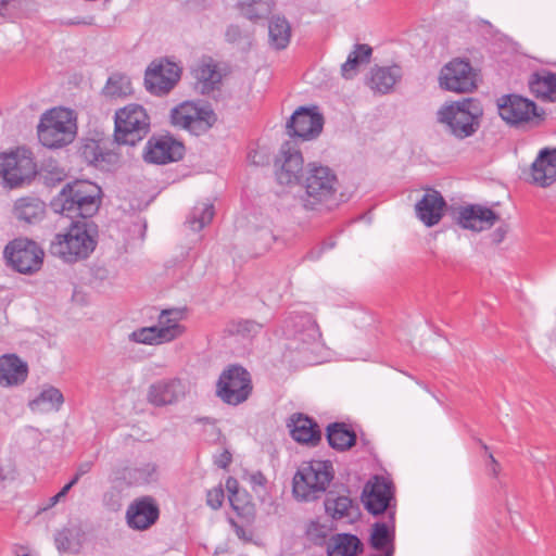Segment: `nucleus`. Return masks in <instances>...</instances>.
<instances>
[{"label": "nucleus", "mask_w": 556, "mask_h": 556, "mask_svg": "<svg viewBox=\"0 0 556 556\" xmlns=\"http://www.w3.org/2000/svg\"><path fill=\"white\" fill-rule=\"evenodd\" d=\"M101 188L88 180L67 182L52 200L51 206L55 213L68 218L89 219L101 205Z\"/></svg>", "instance_id": "f257e3e1"}, {"label": "nucleus", "mask_w": 556, "mask_h": 556, "mask_svg": "<svg viewBox=\"0 0 556 556\" xmlns=\"http://www.w3.org/2000/svg\"><path fill=\"white\" fill-rule=\"evenodd\" d=\"M98 226L90 219L75 220L66 233L55 235L50 244V253L66 263L87 258L96 249Z\"/></svg>", "instance_id": "f03ea898"}, {"label": "nucleus", "mask_w": 556, "mask_h": 556, "mask_svg": "<svg viewBox=\"0 0 556 556\" xmlns=\"http://www.w3.org/2000/svg\"><path fill=\"white\" fill-rule=\"evenodd\" d=\"M338 178L328 166L309 163L303 175L305 189L303 205L306 210H331L337 204Z\"/></svg>", "instance_id": "7ed1b4c3"}, {"label": "nucleus", "mask_w": 556, "mask_h": 556, "mask_svg": "<svg viewBox=\"0 0 556 556\" xmlns=\"http://www.w3.org/2000/svg\"><path fill=\"white\" fill-rule=\"evenodd\" d=\"M334 477L330 460H311L303 463L292 480L293 496L300 502L318 500Z\"/></svg>", "instance_id": "20e7f679"}, {"label": "nucleus", "mask_w": 556, "mask_h": 556, "mask_svg": "<svg viewBox=\"0 0 556 556\" xmlns=\"http://www.w3.org/2000/svg\"><path fill=\"white\" fill-rule=\"evenodd\" d=\"M482 109L475 99H464L444 104L437 112V121L458 139L472 136L480 127Z\"/></svg>", "instance_id": "39448f33"}, {"label": "nucleus", "mask_w": 556, "mask_h": 556, "mask_svg": "<svg viewBox=\"0 0 556 556\" xmlns=\"http://www.w3.org/2000/svg\"><path fill=\"white\" fill-rule=\"evenodd\" d=\"M114 142L135 146L150 131V117L143 106L128 104L115 112Z\"/></svg>", "instance_id": "423d86ee"}, {"label": "nucleus", "mask_w": 556, "mask_h": 556, "mask_svg": "<svg viewBox=\"0 0 556 556\" xmlns=\"http://www.w3.org/2000/svg\"><path fill=\"white\" fill-rule=\"evenodd\" d=\"M37 132L45 147L61 148L74 140L76 125L70 111L52 109L42 115Z\"/></svg>", "instance_id": "0eeeda50"}, {"label": "nucleus", "mask_w": 556, "mask_h": 556, "mask_svg": "<svg viewBox=\"0 0 556 556\" xmlns=\"http://www.w3.org/2000/svg\"><path fill=\"white\" fill-rule=\"evenodd\" d=\"M500 116L508 124L526 128L540 127L546 113L533 101L518 94L503 96L497 101Z\"/></svg>", "instance_id": "6e6552de"}, {"label": "nucleus", "mask_w": 556, "mask_h": 556, "mask_svg": "<svg viewBox=\"0 0 556 556\" xmlns=\"http://www.w3.org/2000/svg\"><path fill=\"white\" fill-rule=\"evenodd\" d=\"M8 264L21 274L38 271L43 262V250L33 240L17 238L10 241L3 251Z\"/></svg>", "instance_id": "1a4fd4ad"}, {"label": "nucleus", "mask_w": 556, "mask_h": 556, "mask_svg": "<svg viewBox=\"0 0 556 556\" xmlns=\"http://www.w3.org/2000/svg\"><path fill=\"white\" fill-rule=\"evenodd\" d=\"M251 391L250 374L239 365H232L225 369L217 381L216 394L230 405H238L247 401Z\"/></svg>", "instance_id": "9d476101"}, {"label": "nucleus", "mask_w": 556, "mask_h": 556, "mask_svg": "<svg viewBox=\"0 0 556 556\" xmlns=\"http://www.w3.org/2000/svg\"><path fill=\"white\" fill-rule=\"evenodd\" d=\"M170 118L173 125L185 128L195 136H200L214 125L216 114L207 105L185 102L173 109Z\"/></svg>", "instance_id": "9b49d317"}, {"label": "nucleus", "mask_w": 556, "mask_h": 556, "mask_svg": "<svg viewBox=\"0 0 556 556\" xmlns=\"http://www.w3.org/2000/svg\"><path fill=\"white\" fill-rule=\"evenodd\" d=\"M282 333L289 341L288 348L293 350H302L320 338L316 321L307 313H290L283 321Z\"/></svg>", "instance_id": "f8f14e48"}, {"label": "nucleus", "mask_w": 556, "mask_h": 556, "mask_svg": "<svg viewBox=\"0 0 556 556\" xmlns=\"http://www.w3.org/2000/svg\"><path fill=\"white\" fill-rule=\"evenodd\" d=\"M157 478L156 466L151 463L142 464L138 467H125L116 472L113 480V490L104 494L103 501L112 509L121 507V491L115 490L126 486L142 485L155 481Z\"/></svg>", "instance_id": "ddd939ff"}, {"label": "nucleus", "mask_w": 556, "mask_h": 556, "mask_svg": "<svg viewBox=\"0 0 556 556\" xmlns=\"http://www.w3.org/2000/svg\"><path fill=\"white\" fill-rule=\"evenodd\" d=\"M393 500L392 483L381 476H375L365 484L362 492V502L368 513L378 516L389 510V519L392 523H394L395 515L391 508Z\"/></svg>", "instance_id": "4468645a"}, {"label": "nucleus", "mask_w": 556, "mask_h": 556, "mask_svg": "<svg viewBox=\"0 0 556 556\" xmlns=\"http://www.w3.org/2000/svg\"><path fill=\"white\" fill-rule=\"evenodd\" d=\"M180 78V68L168 60L153 61L144 74L147 90L155 96L168 93Z\"/></svg>", "instance_id": "2eb2a0df"}, {"label": "nucleus", "mask_w": 556, "mask_h": 556, "mask_svg": "<svg viewBox=\"0 0 556 556\" xmlns=\"http://www.w3.org/2000/svg\"><path fill=\"white\" fill-rule=\"evenodd\" d=\"M36 174V164L25 152L0 155V175L11 188L29 181Z\"/></svg>", "instance_id": "dca6fc26"}, {"label": "nucleus", "mask_w": 556, "mask_h": 556, "mask_svg": "<svg viewBox=\"0 0 556 556\" xmlns=\"http://www.w3.org/2000/svg\"><path fill=\"white\" fill-rule=\"evenodd\" d=\"M303 156L295 141L282 143L279 156L276 159V178L280 185H294L300 181V173L303 170Z\"/></svg>", "instance_id": "f3484780"}, {"label": "nucleus", "mask_w": 556, "mask_h": 556, "mask_svg": "<svg viewBox=\"0 0 556 556\" xmlns=\"http://www.w3.org/2000/svg\"><path fill=\"white\" fill-rule=\"evenodd\" d=\"M440 86L454 92L472 91L476 88V79L470 63L459 59L451 61L441 71Z\"/></svg>", "instance_id": "a211bd4d"}, {"label": "nucleus", "mask_w": 556, "mask_h": 556, "mask_svg": "<svg viewBox=\"0 0 556 556\" xmlns=\"http://www.w3.org/2000/svg\"><path fill=\"white\" fill-rule=\"evenodd\" d=\"M324 126V117L312 109L301 106L287 123V131L291 137L309 140L317 137Z\"/></svg>", "instance_id": "6ab92c4d"}, {"label": "nucleus", "mask_w": 556, "mask_h": 556, "mask_svg": "<svg viewBox=\"0 0 556 556\" xmlns=\"http://www.w3.org/2000/svg\"><path fill=\"white\" fill-rule=\"evenodd\" d=\"M184 146L170 137L151 138L146 146L143 159L148 163L166 164L184 156Z\"/></svg>", "instance_id": "aec40b11"}, {"label": "nucleus", "mask_w": 556, "mask_h": 556, "mask_svg": "<svg viewBox=\"0 0 556 556\" xmlns=\"http://www.w3.org/2000/svg\"><path fill=\"white\" fill-rule=\"evenodd\" d=\"M159 516V506L151 496L134 501L126 511L127 523L135 530H147L156 522Z\"/></svg>", "instance_id": "412c9836"}, {"label": "nucleus", "mask_w": 556, "mask_h": 556, "mask_svg": "<svg viewBox=\"0 0 556 556\" xmlns=\"http://www.w3.org/2000/svg\"><path fill=\"white\" fill-rule=\"evenodd\" d=\"M498 219L500 216L494 211L479 204L460 207L457 216L462 228L477 232L490 229Z\"/></svg>", "instance_id": "4be33fe9"}, {"label": "nucleus", "mask_w": 556, "mask_h": 556, "mask_svg": "<svg viewBox=\"0 0 556 556\" xmlns=\"http://www.w3.org/2000/svg\"><path fill=\"white\" fill-rule=\"evenodd\" d=\"M186 394V384L178 378L163 379L150 386L148 401L154 406L178 402Z\"/></svg>", "instance_id": "5701e85b"}, {"label": "nucleus", "mask_w": 556, "mask_h": 556, "mask_svg": "<svg viewBox=\"0 0 556 556\" xmlns=\"http://www.w3.org/2000/svg\"><path fill=\"white\" fill-rule=\"evenodd\" d=\"M28 364L17 354L8 353L0 356V386L13 388L22 386L28 378Z\"/></svg>", "instance_id": "b1692460"}, {"label": "nucleus", "mask_w": 556, "mask_h": 556, "mask_svg": "<svg viewBox=\"0 0 556 556\" xmlns=\"http://www.w3.org/2000/svg\"><path fill=\"white\" fill-rule=\"evenodd\" d=\"M446 201L442 194L434 190L428 189L420 201L415 205L417 217L427 226L432 227L442 219Z\"/></svg>", "instance_id": "393cba45"}, {"label": "nucleus", "mask_w": 556, "mask_h": 556, "mask_svg": "<svg viewBox=\"0 0 556 556\" xmlns=\"http://www.w3.org/2000/svg\"><path fill=\"white\" fill-rule=\"evenodd\" d=\"M532 182L548 187L556 181V148L542 149L530 168Z\"/></svg>", "instance_id": "a878e982"}, {"label": "nucleus", "mask_w": 556, "mask_h": 556, "mask_svg": "<svg viewBox=\"0 0 556 556\" xmlns=\"http://www.w3.org/2000/svg\"><path fill=\"white\" fill-rule=\"evenodd\" d=\"M81 157L89 164L109 170L119 161L118 153L109 150L104 141L88 139L80 148Z\"/></svg>", "instance_id": "bb28decb"}, {"label": "nucleus", "mask_w": 556, "mask_h": 556, "mask_svg": "<svg viewBox=\"0 0 556 556\" xmlns=\"http://www.w3.org/2000/svg\"><path fill=\"white\" fill-rule=\"evenodd\" d=\"M293 440L299 443L317 445L321 440V431L317 422L303 414H293L288 421Z\"/></svg>", "instance_id": "cd10ccee"}, {"label": "nucleus", "mask_w": 556, "mask_h": 556, "mask_svg": "<svg viewBox=\"0 0 556 556\" xmlns=\"http://www.w3.org/2000/svg\"><path fill=\"white\" fill-rule=\"evenodd\" d=\"M370 74L369 87L379 93L386 94L401 80L402 68L399 65L375 66Z\"/></svg>", "instance_id": "c85d7f7f"}, {"label": "nucleus", "mask_w": 556, "mask_h": 556, "mask_svg": "<svg viewBox=\"0 0 556 556\" xmlns=\"http://www.w3.org/2000/svg\"><path fill=\"white\" fill-rule=\"evenodd\" d=\"M362 541L351 533H339L331 536L327 544L328 556H358L363 552Z\"/></svg>", "instance_id": "c756f323"}, {"label": "nucleus", "mask_w": 556, "mask_h": 556, "mask_svg": "<svg viewBox=\"0 0 556 556\" xmlns=\"http://www.w3.org/2000/svg\"><path fill=\"white\" fill-rule=\"evenodd\" d=\"M326 438L333 450L343 452L350 450L356 443L355 431L344 422H332L327 426Z\"/></svg>", "instance_id": "7c9ffc66"}, {"label": "nucleus", "mask_w": 556, "mask_h": 556, "mask_svg": "<svg viewBox=\"0 0 556 556\" xmlns=\"http://www.w3.org/2000/svg\"><path fill=\"white\" fill-rule=\"evenodd\" d=\"M529 87L536 98L556 101V73L547 70L533 73L529 79Z\"/></svg>", "instance_id": "2f4dec72"}, {"label": "nucleus", "mask_w": 556, "mask_h": 556, "mask_svg": "<svg viewBox=\"0 0 556 556\" xmlns=\"http://www.w3.org/2000/svg\"><path fill=\"white\" fill-rule=\"evenodd\" d=\"M14 215L28 224L40 222L45 216V203L37 198H21L15 201Z\"/></svg>", "instance_id": "473e14b6"}, {"label": "nucleus", "mask_w": 556, "mask_h": 556, "mask_svg": "<svg viewBox=\"0 0 556 556\" xmlns=\"http://www.w3.org/2000/svg\"><path fill=\"white\" fill-rule=\"evenodd\" d=\"M372 54V49L366 43H356L349 53L346 61L341 65V75L345 79H352L358 73V67L368 64Z\"/></svg>", "instance_id": "72a5a7b5"}, {"label": "nucleus", "mask_w": 556, "mask_h": 556, "mask_svg": "<svg viewBox=\"0 0 556 556\" xmlns=\"http://www.w3.org/2000/svg\"><path fill=\"white\" fill-rule=\"evenodd\" d=\"M325 509L333 519L352 520L357 515L358 507L349 496H336L333 492H329L325 500Z\"/></svg>", "instance_id": "f704fd0d"}, {"label": "nucleus", "mask_w": 556, "mask_h": 556, "mask_svg": "<svg viewBox=\"0 0 556 556\" xmlns=\"http://www.w3.org/2000/svg\"><path fill=\"white\" fill-rule=\"evenodd\" d=\"M392 529L394 525L391 522ZM370 545L376 551H382V556H393L394 554V531L390 530L386 522H376L372 526L370 534Z\"/></svg>", "instance_id": "c9c22d12"}, {"label": "nucleus", "mask_w": 556, "mask_h": 556, "mask_svg": "<svg viewBox=\"0 0 556 556\" xmlns=\"http://www.w3.org/2000/svg\"><path fill=\"white\" fill-rule=\"evenodd\" d=\"M268 33L271 47L277 50L287 48L291 38V26L283 16L275 15L270 18Z\"/></svg>", "instance_id": "e433bc0d"}, {"label": "nucleus", "mask_w": 556, "mask_h": 556, "mask_svg": "<svg viewBox=\"0 0 556 556\" xmlns=\"http://www.w3.org/2000/svg\"><path fill=\"white\" fill-rule=\"evenodd\" d=\"M64 403L62 392L54 387L45 388L39 395L29 402L31 410H59Z\"/></svg>", "instance_id": "4c0bfd02"}, {"label": "nucleus", "mask_w": 556, "mask_h": 556, "mask_svg": "<svg viewBox=\"0 0 556 556\" xmlns=\"http://www.w3.org/2000/svg\"><path fill=\"white\" fill-rule=\"evenodd\" d=\"M197 78V89L202 94H208L220 83L222 76L216 71V66L212 64H200L194 71Z\"/></svg>", "instance_id": "58836bf2"}, {"label": "nucleus", "mask_w": 556, "mask_h": 556, "mask_svg": "<svg viewBox=\"0 0 556 556\" xmlns=\"http://www.w3.org/2000/svg\"><path fill=\"white\" fill-rule=\"evenodd\" d=\"M186 308L163 309L159 316V327L168 329L170 341L178 338L184 332V327L179 324L185 318Z\"/></svg>", "instance_id": "ea45409f"}, {"label": "nucleus", "mask_w": 556, "mask_h": 556, "mask_svg": "<svg viewBox=\"0 0 556 556\" xmlns=\"http://www.w3.org/2000/svg\"><path fill=\"white\" fill-rule=\"evenodd\" d=\"M129 339L137 343L143 344H160L169 342L170 336L168 329H161L159 326L143 327L132 331Z\"/></svg>", "instance_id": "a19ab883"}, {"label": "nucleus", "mask_w": 556, "mask_h": 556, "mask_svg": "<svg viewBox=\"0 0 556 556\" xmlns=\"http://www.w3.org/2000/svg\"><path fill=\"white\" fill-rule=\"evenodd\" d=\"M102 92L112 99L124 98L131 93L130 79L126 75L113 74L109 77Z\"/></svg>", "instance_id": "79ce46f5"}, {"label": "nucleus", "mask_w": 556, "mask_h": 556, "mask_svg": "<svg viewBox=\"0 0 556 556\" xmlns=\"http://www.w3.org/2000/svg\"><path fill=\"white\" fill-rule=\"evenodd\" d=\"M214 217V206L211 203L197 204L187 219V224L193 231H200L207 224L212 222Z\"/></svg>", "instance_id": "37998d69"}, {"label": "nucleus", "mask_w": 556, "mask_h": 556, "mask_svg": "<svg viewBox=\"0 0 556 556\" xmlns=\"http://www.w3.org/2000/svg\"><path fill=\"white\" fill-rule=\"evenodd\" d=\"M225 38L228 43L238 46L242 51H249L254 40L252 33L233 24L226 28Z\"/></svg>", "instance_id": "c03bdc74"}, {"label": "nucleus", "mask_w": 556, "mask_h": 556, "mask_svg": "<svg viewBox=\"0 0 556 556\" xmlns=\"http://www.w3.org/2000/svg\"><path fill=\"white\" fill-rule=\"evenodd\" d=\"M262 329V325L254 320H235L231 321L227 330L230 334H241L243 337L254 336Z\"/></svg>", "instance_id": "a18cd8bd"}, {"label": "nucleus", "mask_w": 556, "mask_h": 556, "mask_svg": "<svg viewBox=\"0 0 556 556\" xmlns=\"http://www.w3.org/2000/svg\"><path fill=\"white\" fill-rule=\"evenodd\" d=\"M328 527L317 521H311L306 528V536L316 545H320L328 536Z\"/></svg>", "instance_id": "49530a36"}, {"label": "nucleus", "mask_w": 556, "mask_h": 556, "mask_svg": "<svg viewBox=\"0 0 556 556\" xmlns=\"http://www.w3.org/2000/svg\"><path fill=\"white\" fill-rule=\"evenodd\" d=\"M33 7V0H8L9 20L26 14Z\"/></svg>", "instance_id": "de8ad7c7"}, {"label": "nucleus", "mask_w": 556, "mask_h": 556, "mask_svg": "<svg viewBox=\"0 0 556 556\" xmlns=\"http://www.w3.org/2000/svg\"><path fill=\"white\" fill-rule=\"evenodd\" d=\"M72 531L70 529H62L56 532L54 536L55 546L60 552H68L72 548Z\"/></svg>", "instance_id": "09e8293b"}, {"label": "nucleus", "mask_w": 556, "mask_h": 556, "mask_svg": "<svg viewBox=\"0 0 556 556\" xmlns=\"http://www.w3.org/2000/svg\"><path fill=\"white\" fill-rule=\"evenodd\" d=\"M224 502V490L220 486L207 491L206 503L213 509H218Z\"/></svg>", "instance_id": "8fccbe9b"}, {"label": "nucleus", "mask_w": 556, "mask_h": 556, "mask_svg": "<svg viewBox=\"0 0 556 556\" xmlns=\"http://www.w3.org/2000/svg\"><path fill=\"white\" fill-rule=\"evenodd\" d=\"M60 25L62 26H92L94 25V16L93 15H87V16H76L73 18H62L60 21Z\"/></svg>", "instance_id": "3c124183"}, {"label": "nucleus", "mask_w": 556, "mask_h": 556, "mask_svg": "<svg viewBox=\"0 0 556 556\" xmlns=\"http://www.w3.org/2000/svg\"><path fill=\"white\" fill-rule=\"evenodd\" d=\"M230 525L233 528L236 535L245 542H250L252 540V532L248 531L244 527L237 523L233 519H230Z\"/></svg>", "instance_id": "603ef678"}, {"label": "nucleus", "mask_w": 556, "mask_h": 556, "mask_svg": "<svg viewBox=\"0 0 556 556\" xmlns=\"http://www.w3.org/2000/svg\"><path fill=\"white\" fill-rule=\"evenodd\" d=\"M508 232V226L502 225L492 232V241L494 243H501Z\"/></svg>", "instance_id": "864d4df0"}, {"label": "nucleus", "mask_w": 556, "mask_h": 556, "mask_svg": "<svg viewBox=\"0 0 556 556\" xmlns=\"http://www.w3.org/2000/svg\"><path fill=\"white\" fill-rule=\"evenodd\" d=\"M231 454L228 452V451H224L219 456L218 458L215 460V464L219 467V468H227L228 465L231 463Z\"/></svg>", "instance_id": "5fc2aeb1"}, {"label": "nucleus", "mask_w": 556, "mask_h": 556, "mask_svg": "<svg viewBox=\"0 0 556 556\" xmlns=\"http://www.w3.org/2000/svg\"><path fill=\"white\" fill-rule=\"evenodd\" d=\"M244 15L247 18L251 21H256L262 17V14L258 13L253 4H249L244 11Z\"/></svg>", "instance_id": "6e6d98bb"}, {"label": "nucleus", "mask_w": 556, "mask_h": 556, "mask_svg": "<svg viewBox=\"0 0 556 556\" xmlns=\"http://www.w3.org/2000/svg\"><path fill=\"white\" fill-rule=\"evenodd\" d=\"M91 468H92V463L91 462L81 463L78 466L76 473L79 477H83L84 475L88 473L91 470Z\"/></svg>", "instance_id": "4d7b16f0"}, {"label": "nucleus", "mask_w": 556, "mask_h": 556, "mask_svg": "<svg viewBox=\"0 0 556 556\" xmlns=\"http://www.w3.org/2000/svg\"><path fill=\"white\" fill-rule=\"evenodd\" d=\"M334 245H336V242L332 239H329V240L325 241L323 243L321 249L318 252H316V255H314L315 254L314 251L312 252V257H318L323 250L332 249Z\"/></svg>", "instance_id": "13d9d810"}, {"label": "nucleus", "mask_w": 556, "mask_h": 556, "mask_svg": "<svg viewBox=\"0 0 556 556\" xmlns=\"http://www.w3.org/2000/svg\"><path fill=\"white\" fill-rule=\"evenodd\" d=\"M251 480L253 483L260 484V485H263L265 483V477L263 476L262 472H256V473L252 475Z\"/></svg>", "instance_id": "bf43d9fd"}, {"label": "nucleus", "mask_w": 556, "mask_h": 556, "mask_svg": "<svg viewBox=\"0 0 556 556\" xmlns=\"http://www.w3.org/2000/svg\"><path fill=\"white\" fill-rule=\"evenodd\" d=\"M0 15L9 18L8 0H0Z\"/></svg>", "instance_id": "052dcab7"}, {"label": "nucleus", "mask_w": 556, "mask_h": 556, "mask_svg": "<svg viewBox=\"0 0 556 556\" xmlns=\"http://www.w3.org/2000/svg\"><path fill=\"white\" fill-rule=\"evenodd\" d=\"M237 485H238V482L236 479L233 478H229L226 482V488L228 489L229 492L231 493H235L236 490H237Z\"/></svg>", "instance_id": "680f3d73"}, {"label": "nucleus", "mask_w": 556, "mask_h": 556, "mask_svg": "<svg viewBox=\"0 0 556 556\" xmlns=\"http://www.w3.org/2000/svg\"><path fill=\"white\" fill-rule=\"evenodd\" d=\"M489 458H490L491 464H492L493 475H497V467H498L497 460L494 458V456L491 453L489 454Z\"/></svg>", "instance_id": "e2e57ef3"}, {"label": "nucleus", "mask_w": 556, "mask_h": 556, "mask_svg": "<svg viewBox=\"0 0 556 556\" xmlns=\"http://www.w3.org/2000/svg\"><path fill=\"white\" fill-rule=\"evenodd\" d=\"M63 498V496L60 494V492H58L55 495H53L52 497H50V504H49V507H52L54 506L56 503H59V501Z\"/></svg>", "instance_id": "0e129e2a"}, {"label": "nucleus", "mask_w": 556, "mask_h": 556, "mask_svg": "<svg viewBox=\"0 0 556 556\" xmlns=\"http://www.w3.org/2000/svg\"><path fill=\"white\" fill-rule=\"evenodd\" d=\"M72 488H73V486H72V484H71L70 482H68V483H66V484L61 489L60 494H61L63 497H65V496H66V494L68 493V491H70Z\"/></svg>", "instance_id": "69168bd1"}, {"label": "nucleus", "mask_w": 556, "mask_h": 556, "mask_svg": "<svg viewBox=\"0 0 556 556\" xmlns=\"http://www.w3.org/2000/svg\"><path fill=\"white\" fill-rule=\"evenodd\" d=\"M16 556H30V554L24 547H20L16 551Z\"/></svg>", "instance_id": "338daca9"}, {"label": "nucleus", "mask_w": 556, "mask_h": 556, "mask_svg": "<svg viewBox=\"0 0 556 556\" xmlns=\"http://www.w3.org/2000/svg\"><path fill=\"white\" fill-rule=\"evenodd\" d=\"M79 479H80V477L77 473H75V476L70 481L72 486H74L78 482Z\"/></svg>", "instance_id": "774afa93"}]
</instances>
